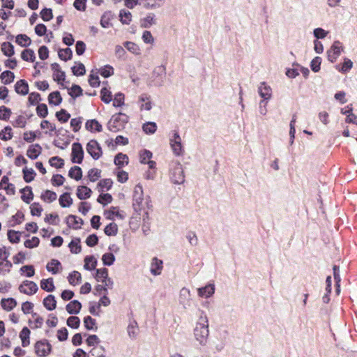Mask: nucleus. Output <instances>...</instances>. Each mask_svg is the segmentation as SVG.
Returning a JSON list of instances; mask_svg holds the SVG:
<instances>
[{"instance_id": "nucleus-1", "label": "nucleus", "mask_w": 357, "mask_h": 357, "mask_svg": "<svg viewBox=\"0 0 357 357\" xmlns=\"http://www.w3.org/2000/svg\"><path fill=\"white\" fill-rule=\"evenodd\" d=\"M194 337L200 345H206L209 335L208 320L206 315H201L193 330Z\"/></svg>"}, {"instance_id": "nucleus-2", "label": "nucleus", "mask_w": 357, "mask_h": 357, "mask_svg": "<svg viewBox=\"0 0 357 357\" xmlns=\"http://www.w3.org/2000/svg\"><path fill=\"white\" fill-rule=\"evenodd\" d=\"M169 179L172 183L176 185L183 184L185 181V175L181 164L178 162H173L170 165L169 171Z\"/></svg>"}, {"instance_id": "nucleus-3", "label": "nucleus", "mask_w": 357, "mask_h": 357, "mask_svg": "<svg viewBox=\"0 0 357 357\" xmlns=\"http://www.w3.org/2000/svg\"><path fill=\"white\" fill-rule=\"evenodd\" d=\"M149 197L144 198L143 188L142 185H135L133 192V206L135 210H142L145 207H149Z\"/></svg>"}, {"instance_id": "nucleus-4", "label": "nucleus", "mask_w": 357, "mask_h": 357, "mask_svg": "<svg viewBox=\"0 0 357 357\" xmlns=\"http://www.w3.org/2000/svg\"><path fill=\"white\" fill-rule=\"evenodd\" d=\"M169 144L173 153L176 156L182 155L184 153V148L182 139L178 132L176 130L172 132L169 137Z\"/></svg>"}, {"instance_id": "nucleus-5", "label": "nucleus", "mask_w": 357, "mask_h": 357, "mask_svg": "<svg viewBox=\"0 0 357 357\" xmlns=\"http://www.w3.org/2000/svg\"><path fill=\"white\" fill-rule=\"evenodd\" d=\"M127 116L123 114L114 116L108 123V128L112 132H118L122 130L126 123Z\"/></svg>"}, {"instance_id": "nucleus-6", "label": "nucleus", "mask_w": 357, "mask_h": 357, "mask_svg": "<svg viewBox=\"0 0 357 357\" xmlns=\"http://www.w3.org/2000/svg\"><path fill=\"white\" fill-rule=\"evenodd\" d=\"M192 298L190 290L184 287L179 291L178 303L184 309H188L192 306Z\"/></svg>"}, {"instance_id": "nucleus-7", "label": "nucleus", "mask_w": 357, "mask_h": 357, "mask_svg": "<svg viewBox=\"0 0 357 357\" xmlns=\"http://www.w3.org/2000/svg\"><path fill=\"white\" fill-rule=\"evenodd\" d=\"M35 353L40 357H45L48 356L52 351V345L46 340H43L38 341L34 345Z\"/></svg>"}, {"instance_id": "nucleus-8", "label": "nucleus", "mask_w": 357, "mask_h": 357, "mask_svg": "<svg viewBox=\"0 0 357 357\" xmlns=\"http://www.w3.org/2000/svg\"><path fill=\"white\" fill-rule=\"evenodd\" d=\"M344 50V46L338 41H335L327 51V56L329 61L335 62Z\"/></svg>"}, {"instance_id": "nucleus-9", "label": "nucleus", "mask_w": 357, "mask_h": 357, "mask_svg": "<svg viewBox=\"0 0 357 357\" xmlns=\"http://www.w3.org/2000/svg\"><path fill=\"white\" fill-rule=\"evenodd\" d=\"M84 158V151L79 143H73L72 145L71 160L74 163L81 164Z\"/></svg>"}, {"instance_id": "nucleus-10", "label": "nucleus", "mask_w": 357, "mask_h": 357, "mask_svg": "<svg viewBox=\"0 0 357 357\" xmlns=\"http://www.w3.org/2000/svg\"><path fill=\"white\" fill-rule=\"evenodd\" d=\"M197 291L199 298L205 299L209 298L215 294V285L214 283H208L204 287H199Z\"/></svg>"}, {"instance_id": "nucleus-11", "label": "nucleus", "mask_w": 357, "mask_h": 357, "mask_svg": "<svg viewBox=\"0 0 357 357\" xmlns=\"http://www.w3.org/2000/svg\"><path fill=\"white\" fill-rule=\"evenodd\" d=\"M86 151L95 160L98 159L102 155L101 148L96 140H91L88 142Z\"/></svg>"}, {"instance_id": "nucleus-12", "label": "nucleus", "mask_w": 357, "mask_h": 357, "mask_svg": "<svg viewBox=\"0 0 357 357\" xmlns=\"http://www.w3.org/2000/svg\"><path fill=\"white\" fill-rule=\"evenodd\" d=\"M38 287L37 284L32 281L25 280L19 286V291L26 295H33L36 293Z\"/></svg>"}, {"instance_id": "nucleus-13", "label": "nucleus", "mask_w": 357, "mask_h": 357, "mask_svg": "<svg viewBox=\"0 0 357 357\" xmlns=\"http://www.w3.org/2000/svg\"><path fill=\"white\" fill-rule=\"evenodd\" d=\"M163 269V261L162 260L153 257L151 259L150 264V272L153 276L160 275L162 273Z\"/></svg>"}, {"instance_id": "nucleus-14", "label": "nucleus", "mask_w": 357, "mask_h": 357, "mask_svg": "<svg viewBox=\"0 0 357 357\" xmlns=\"http://www.w3.org/2000/svg\"><path fill=\"white\" fill-rule=\"evenodd\" d=\"M258 93L260 97L262 98L261 100L269 101L272 97V89L265 82H261L258 87Z\"/></svg>"}, {"instance_id": "nucleus-15", "label": "nucleus", "mask_w": 357, "mask_h": 357, "mask_svg": "<svg viewBox=\"0 0 357 357\" xmlns=\"http://www.w3.org/2000/svg\"><path fill=\"white\" fill-rule=\"evenodd\" d=\"M138 105L141 110H151L153 105L151 97L146 94H142L139 97Z\"/></svg>"}, {"instance_id": "nucleus-16", "label": "nucleus", "mask_w": 357, "mask_h": 357, "mask_svg": "<svg viewBox=\"0 0 357 357\" xmlns=\"http://www.w3.org/2000/svg\"><path fill=\"white\" fill-rule=\"evenodd\" d=\"M51 68L53 71L52 76L54 80L59 83L63 82L65 79V73L61 70L60 66L56 63H54L51 65Z\"/></svg>"}, {"instance_id": "nucleus-17", "label": "nucleus", "mask_w": 357, "mask_h": 357, "mask_svg": "<svg viewBox=\"0 0 357 357\" xmlns=\"http://www.w3.org/2000/svg\"><path fill=\"white\" fill-rule=\"evenodd\" d=\"M0 305L3 310L10 312L17 306V303L13 298H3L1 300Z\"/></svg>"}, {"instance_id": "nucleus-18", "label": "nucleus", "mask_w": 357, "mask_h": 357, "mask_svg": "<svg viewBox=\"0 0 357 357\" xmlns=\"http://www.w3.org/2000/svg\"><path fill=\"white\" fill-rule=\"evenodd\" d=\"M66 223L69 227L74 229H78L81 228L83 221L82 218L77 216L70 215L66 218Z\"/></svg>"}, {"instance_id": "nucleus-19", "label": "nucleus", "mask_w": 357, "mask_h": 357, "mask_svg": "<svg viewBox=\"0 0 357 357\" xmlns=\"http://www.w3.org/2000/svg\"><path fill=\"white\" fill-rule=\"evenodd\" d=\"M42 147L38 144L31 145L27 151L26 155L31 160L36 159L41 153Z\"/></svg>"}, {"instance_id": "nucleus-20", "label": "nucleus", "mask_w": 357, "mask_h": 357, "mask_svg": "<svg viewBox=\"0 0 357 357\" xmlns=\"http://www.w3.org/2000/svg\"><path fill=\"white\" fill-rule=\"evenodd\" d=\"M143 6L146 9L155 10L164 6L165 0H143Z\"/></svg>"}, {"instance_id": "nucleus-21", "label": "nucleus", "mask_w": 357, "mask_h": 357, "mask_svg": "<svg viewBox=\"0 0 357 357\" xmlns=\"http://www.w3.org/2000/svg\"><path fill=\"white\" fill-rule=\"evenodd\" d=\"M104 215L108 220H114L116 218L123 219V215L120 213L117 207L112 206L107 211H105Z\"/></svg>"}, {"instance_id": "nucleus-22", "label": "nucleus", "mask_w": 357, "mask_h": 357, "mask_svg": "<svg viewBox=\"0 0 357 357\" xmlns=\"http://www.w3.org/2000/svg\"><path fill=\"white\" fill-rule=\"evenodd\" d=\"M46 268L49 272L55 275L61 272L62 270V266L59 261L53 259L47 263Z\"/></svg>"}, {"instance_id": "nucleus-23", "label": "nucleus", "mask_w": 357, "mask_h": 357, "mask_svg": "<svg viewBox=\"0 0 357 357\" xmlns=\"http://www.w3.org/2000/svg\"><path fill=\"white\" fill-rule=\"evenodd\" d=\"M91 190L84 185L78 186L77 189V197L81 199H86L89 198L91 195Z\"/></svg>"}, {"instance_id": "nucleus-24", "label": "nucleus", "mask_w": 357, "mask_h": 357, "mask_svg": "<svg viewBox=\"0 0 357 357\" xmlns=\"http://www.w3.org/2000/svg\"><path fill=\"white\" fill-rule=\"evenodd\" d=\"M15 90L18 94L25 96L29 92L28 84L24 80L20 79L16 82Z\"/></svg>"}, {"instance_id": "nucleus-25", "label": "nucleus", "mask_w": 357, "mask_h": 357, "mask_svg": "<svg viewBox=\"0 0 357 357\" xmlns=\"http://www.w3.org/2000/svg\"><path fill=\"white\" fill-rule=\"evenodd\" d=\"M82 308V304L77 300L70 301L66 305V310L69 314H78Z\"/></svg>"}, {"instance_id": "nucleus-26", "label": "nucleus", "mask_w": 357, "mask_h": 357, "mask_svg": "<svg viewBox=\"0 0 357 357\" xmlns=\"http://www.w3.org/2000/svg\"><path fill=\"white\" fill-rule=\"evenodd\" d=\"M85 128L90 132H100L102 125L96 119L88 120L85 123Z\"/></svg>"}, {"instance_id": "nucleus-27", "label": "nucleus", "mask_w": 357, "mask_h": 357, "mask_svg": "<svg viewBox=\"0 0 357 357\" xmlns=\"http://www.w3.org/2000/svg\"><path fill=\"white\" fill-rule=\"evenodd\" d=\"M59 202L61 207L68 208L73 204V200L68 192H65L59 197Z\"/></svg>"}, {"instance_id": "nucleus-28", "label": "nucleus", "mask_w": 357, "mask_h": 357, "mask_svg": "<svg viewBox=\"0 0 357 357\" xmlns=\"http://www.w3.org/2000/svg\"><path fill=\"white\" fill-rule=\"evenodd\" d=\"M22 199L26 204H29L31 201L33 199V194L31 190V188L29 186H26L24 188L21 190Z\"/></svg>"}, {"instance_id": "nucleus-29", "label": "nucleus", "mask_w": 357, "mask_h": 357, "mask_svg": "<svg viewBox=\"0 0 357 357\" xmlns=\"http://www.w3.org/2000/svg\"><path fill=\"white\" fill-rule=\"evenodd\" d=\"M156 24L155 15L153 13L148 14L142 20L141 24L144 28H149Z\"/></svg>"}, {"instance_id": "nucleus-30", "label": "nucleus", "mask_w": 357, "mask_h": 357, "mask_svg": "<svg viewBox=\"0 0 357 357\" xmlns=\"http://www.w3.org/2000/svg\"><path fill=\"white\" fill-rule=\"evenodd\" d=\"M40 287L42 289L47 292L53 291L55 289L53 278H50L47 279L42 280L40 281Z\"/></svg>"}, {"instance_id": "nucleus-31", "label": "nucleus", "mask_w": 357, "mask_h": 357, "mask_svg": "<svg viewBox=\"0 0 357 357\" xmlns=\"http://www.w3.org/2000/svg\"><path fill=\"white\" fill-rule=\"evenodd\" d=\"M43 305L48 310H53L56 308V301L54 296L48 295L43 300Z\"/></svg>"}, {"instance_id": "nucleus-32", "label": "nucleus", "mask_w": 357, "mask_h": 357, "mask_svg": "<svg viewBox=\"0 0 357 357\" xmlns=\"http://www.w3.org/2000/svg\"><path fill=\"white\" fill-rule=\"evenodd\" d=\"M40 197L44 202L51 203L56 199L57 195L55 192L47 190L41 194Z\"/></svg>"}, {"instance_id": "nucleus-33", "label": "nucleus", "mask_w": 357, "mask_h": 357, "mask_svg": "<svg viewBox=\"0 0 357 357\" xmlns=\"http://www.w3.org/2000/svg\"><path fill=\"white\" fill-rule=\"evenodd\" d=\"M113 184V181L110 178H106L101 180L98 185L97 188L99 192H105L109 190Z\"/></svg>"}, {"instance_id": "nucleus-34", "label": "nucleus", "mask_w": 357, "mask_h": 357, "mask_svg": "<svg viewBox=\"0 0 357 357\" xmlns=\"http://www.w3.org/2000/svg\"><path fill=\"white\" fill-rule=\"evenodd\" d=\"M29 335H30L29 329L27 327H24L20 333V337L22 340V347H25L29 344V343H30Z\"/></svg>"}, {"instance_id": "nucleus-35", "label": "nucleus", "mask_w": 357, "mask_h": 357, "mask_svg": "<svg viewBox=\"0 0 357 357\" xmlns=\"http://www.w3.org/2000/svg\"><path fill=\"white\" fill-rule=\"evenodd\" d=\"M97 260L93 256H86L84 259V268L88 271H92L96 268Z\"/></svg>"}, {"instance_id": "nucleus-36", "label": "nucleus", "mask_w": 357, "mask_h": 357, "mask_svg": "<svg viewBox=\"0 0 357 357\" xmlns=\"http://www.w3.org/2000/svg\"><path fill=\"white\" fill-rule=\"evenodd\" d=\"M82 276L78 271H73L68 276V280L71 285L76 286L81 282Z\"/></svg>"}, {"instance_id": "nucleus-37", "label": "nucleus", "mask_w": 357, "mask_h": 357, "mask_svg": "<svg viewBox=\"0 0 357 357\" xmlns=\"http://www.w3.org/2000/svg\"><path fill=\"white\" fill-rule=\"evenodd\" d=\"M68 176L76 181H79L82 177V169L78 166H74L70 168Z\"/></svg>"}, {"instance_id": "nucleus-38", "label": "nucleus", "mask_w": 357, "mask_h": 357, "mask_svg": "<svg viewBox=\"0 0 357 357\" xmlns=\"http://www.w3.org/2000/svg\"><path fill=\"white\" fill-rule=\"evenodd\" d=\"M353 67V62L351 61V59H347V58H345L344 59V62L342 64L341 66H336L335 68L342 73H347L348 71H349Z\"/></svg>"}, {"instance_id": "nucleus-39", "label": "nucleus", "mask_w": 357, "mask_h": 357, "mask_svg": "<svg viewBox=\"0 0 357 357\" xmlns=\"http://www.w3.org/2000/svg\"><path fill=\"white\" fill-rule=\"evenodd\" d=\"M157 125L155 122L149 121L143 124L142 130L147 135H153L157 130Z\"/></svg>"}, {"instance_id": "nucleus-40", "label": "nucleus", "mask_w": 357, "mask_h": 357, "mask_svg": "<svg viewBox=\"0 0 357 357\" xmlns=\"http://www.w3.org/2000/svg\"><path fill=\"white\" fill-rule=\"evenodd\" d=\"M15 42L22 47H27L31 44V40L26 35L19 34L16 36Z\"/></svg>"}, {"instance_id": "nucleus-41", "label": "nucleus", "mask_w": 357, "mask_h": 357, "mask_svg": "<svg viewBox=\"0 0 357 357\" xmlns=\"http://www.w3.org/2000/svg\"><path fill=\"white\" fill-rule=\"evenodd\" d=\"M22 172L24 179L26 183H30L34 179L36 172L32 168L24 167Z\"/></svg>"}, {"instance_id": "nucleus-42", "label": "nucleus", "mask_w": 357, "mask_h": 357, "mask_svg": "<svg viewBox=\"0 0 357 357\" xmlns=\"http://www.w3.org/2000/svg\"><path fill=\"white\" fill-rule=\"evenodd\" d=\"M29 323L31 328H41L43 324V319L37 314L34 313L32 315V320H30Z\"/></svg>"}, {"instance_id": "nucleus-43", "label": "nucleus", "mask_w": 357, "mask_h": 357, "mask_svg": "<svg viewBox=\"0 0 357 357\" xmlns=\"http://www.w3.org/2000/svg\"><path fill=\"white\" fill-rule=\"evenodd\" d=\"M13 135L12 128L10 126H6L0 131V139L3 141H8L12 139Z\"/></svg>"}, {"instance_id": "nucleus-44", "label": "nucleus", "mask_w": 357, "mask_h": 357, "mask_svg": "<svg viewBox=\"0 0 357 357\" xmlns=\"http://www.w3.org/2000/svg\"><path fill=\"white\" fill-rule=\"evenodd\" d=\"M62 98L61 97V95L59 92L54 91L51 93H50L48 96V101L50 104L54 105H58L61 102Z\"/></svg>"}, {"instance_id": "nucleus-45", "label": "nucleus", "mask_w": 357, "mask_h": 357, "mask_svg": "<svg viewBox=\"0 0 357 357\" xmlns=\"http://www.w3.org/2000/svg\"><path fill=\"white\" fill-rule=\"evenodd\" d=\"M120 21L124 24H129L132 21V14L130 11L121 10L119 13Z\"/></svg>"}, {"instance_id": "nucleus-46", "label": "nucleus", "mask_w": 357, "mask_h": 357, "mask_svg": "<svg viewBox=\"0 0 357 357\" xmlns=\"http://www.w3.org/2000/svg\"><path fill=\"white\" fill-rule=\"evenodd\" d=\"M1 51L4 55L9 57L15 54L14 47L10 43H3L1 45Z\"/></svg>"}, {"instance_id": "nucleus-47", "label": "nucleus", "mask_w": 357, "mask_h": 357, "mask_svg": "<svg viewBox=\"0 0 357 357\" xmlns=\"http://www.w3.org/2000/svg\"><path fill=\"white\" fill-rule=\"evenodd\" d=\"M116 165L123 167L128 163V157L126 154L119 153L114 158Z\"/></svg>"}, {"instance_id": "nucleus-48", "label": "nucleus", "mask_w": 357, "mask_h": 357, "mask_svg": "<svg viewBox=\"0 0 357 357\" xmlns=\"http://www.w3.org/2000/svg\"><path fill=\"white\" fill-rule=\"evenodd\" d=\"M68 246L72 253L78 254L81 252L80 240L79 238L73 239Z\"/></svg>"}, {"instance_id": "nucleus-49", "label": "nucleus", "mask_w": 357, "mask_h": 357, "mask_svg": "<svg viewBox=\"0 0 357 357\" xmlns=\"http://www.w3.org/2000/svg\"><path fill=\"white\" fill-rule=\"evenodd\" d=\"M0 78L5 84H8L11 83L14 80L15 75L14 73L11 71L6 70L1 74Z\"/></svg>"}, {"instance_id": "nucleus-50", "label": "nucleus", "mask_w": 357, "mask_h": 357, "mask_svg": "<svg viewBox=\"0 0 357 357\" xmlns=\"http://www.w3.org/2000/svg\"><path fill=\"white\" fill-rule=\"evenodd\" d=\"M8 238L12 243H17L20 241L21 233L15 230H9L8 231Z\"/></svg>"}, {"instance_id": "nucleus-51", "label": "nucleus", "mask_w": 357, "mask_h": 357, "mask_svg": "<svg viewBox=\"0 0 357 357\" xmlns=\"http://www.w3.org/2000/svg\"><path fill=\"white\" fill-rule=\"evenodd\" d=\"M39 243L40 239L36 236H33L31 238L26 240L24 243V245L26 248L33 249L37 248Z\"/></svg>"}, {"instance_id": "nucleus-52", "label": "nucleus", "mask_w": 357, "mask_h": 357, "mask_svg": "<svg viewBox=\"0 0 357 357\" xmlns=\"http://www.w3.org/2000/svg\"><path fill=\"white\" fill-rule=\"evenodd\" d=\"M108 277V271L105 268L96 270L95 278L98 282H103Z\"/></svg>"}, {"instance_id": "nucleus-53", "label": "nucleus", "mask_w": 357, "mask_h": 357, "mask_svg": "<svg viewBox=\"0 0 357 357\" xmlns=\"http://www.w3.org/2000/svg\"><path fill=\"white\" fill-rule=\"evenodd\" d=\"M21 57L24 61L33 62L35 59V53L32 50L26 49L22 52Z\"/></svg>"}, {"instance_id": "nucleus-54", "label": "nucleus", "mask_w": 357, "mask_h": 357, "mask_svg": "<svg viewBox=\"0 0 357 357\" xmlns=\"http://www.w3.org/2000/svg\"><path fill=\"white\" fill-rule=\"evenodd\" d=\"M49 163L52 167L59 169L63 167L64 160L58 156H54L49 160Z\"/></svg>"}, {"instance_id": "nucleus-55", "label": "nucleus", "mask_w": 357, "mask_h": 357, "mask_svg": "<svg viewBox=\"0 0 357 357\" xmlns=\"http://www.w3.org/2000/svg\"><path fill=\"white\" fill-rule=\"evenodd\" d=\"M128 334L130 337L135 338L138 333L137 324L135 321L130 322L127 328Z\"/></svg>"}, {"instance_id": "nucleus-56", "label": "nucleus", "mask_w": 357, "mask_h": 357, "mask_svg": "<svg viewBox=\"0 0 357 357\" xmlns=\"http://www.w3.org/2000/svg\"><path fill=\"white\" fill-rule=\"evenodd\" d=\"M72 71L76 76L83 75L86 73L84 65L82 63H77L72 67Z\"/></svg>"}, {"instance_id": "nucleus-57", "label": "nucleus", "mask_w": 357, "mask_h": 357, "mask_svg": "<svg viewBox=\"0 0 357 357\" xmlns=\"http://www.w3.org/2000/svg\"><path fill=\"white\" fill-rule=\"evenodd\" d=\"M100 97L101 100L107 104L109 103L112 100V93L107 88H103L101 89Z\"/></svg>"}, {"instance_id": "nucleus-58", "label": "nucleus", "mask_w": 357, "mask_h": 357, "mask_svg": "<svg viewBox=\"0 0 357 357\" xmlns=\"http://www.w3.org/2000/svg\"><path fill=\"white\" fill-rule=\"evenodd\" d=\"M126 48L131 53L139 55L140 54L139 47L132 42H126L124 43Z\"/></svg>"}, {"instance_id": "nucleus-59", "label": "nucleus", "mask_w": 357, "mask_h": 357, "mask_svg": "<svg viewBox=\"0 0 357 357\" xmlns=\"http://www.w3.org/2000/svg\"><path fill=\"white\" fill-rule=\"evenodd\" d=\"M104 231L107 236H115L118 231V227L116 224L112 222L105 227Z\"/></svg>"}, {"instance_id": "nucleus-60", "label": "nucleus", "mask_w": 357, "mask_h": 357, "mask_svg": "<svg viewBox=\"0 0 357 357\" xmlns=\"http://www.w3.org/2000/svg\"><path fill=\"white\" fill-rule=\"evenodd\" d=\"M102 261L104 265L111 266L115 261L114 255L111 252L105 253L102 257Z\"/></svg>"}, {"instance_id": "nucleus-61", "label": "nucleus", "mask_w": 357, "mask_h": 357, "mask_svg": "<svg viewBox=\"0 0 357 357\" xmlns=\"http://www.w3.org/2000/svg\"><path fill=\"white\" fill-rule=\"evenodd\" d=\"M111 19H112L111 13H109V12L105 13L101 17L100 25L103 28H108L111 25V23H110Z\"/></svg>"}, {"instance_id": "nucleus-62", "label": "nucleus", "mask_w": 357, "mask_h": 357, "mask_svg": "<svg viewBox=\"0 0 357 357\" xmlns=\"http://www.w3.org/2000/svg\"><path fill=\"white\" fill-rule=\"evenodd\" d=\"M11 110L6 106L0 107V119L3 121H8L11 115Z\"/></svg>"}, {"instance_id": "nucleus-63", "label": "nucleus", "mask_w": 357, "mask_h": 357, "mask_svg": "<svg viewBox=\"0 0 357 357\" xmlns=\"http://www.w3.org/2000/svg\"><path fill=\"white\" fill-rule=\"evenodd\" d=\"M72 50L70 48L60 50L59 52V56L63 61H68L72 57Z\"/></svg>"}, {"instance_id": "nucleus-64", "label": "nucleus", "mask_w": 357, "mask_h": 357, "mask_svg": "<svg viewBox=\"0 0 357 357\" xmlns=\"http://www.w3.org/2000/svg\"><path fill=\"white\" fill-rule=\"evenodd\" d=\"M101 171L98 169H91L88 172V177L91 182H95L100 177Z\"/></svg>"}]
</instances>
